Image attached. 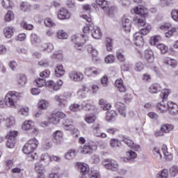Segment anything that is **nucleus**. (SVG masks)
Here are the masks:
<instances>
[{
    "instance_id": "obj_18",
    "label": "nucleus",
    "mask_w": 178,
    "mask_h": 178,
    "mask_svg": "<svg viewBox=\"0 0 178 178\" xmlns=\"http://www.w3.org/2000/svg\"><path fill=\"white\" fill-rule=\"evenodd\" d=\"M70 13L66 8H61L58 13V17L60 20H65V19H70Z\"/></svg>"
},
{
    "instance_id": "obj_31",
    "label": "nucleus",
    "mask_w": 178,
    "mask_h": 178,
    "mask_svg": "<svg viewBox=\"0 0 178 178\" xmlns=\"http://www.w3.org/2000/svg\"><path fill=\"white\" fill-rule=\"evenodd\" d=\"M65 69H63V65L58 64L56 66V69L55 70V76L56 77H62L65 74Z\"/></svg>"
},
{
    "instance_id": "obj_15",
    "label": "nucleus",
    "mask_w": 178,
    "mask_h": 178,
    "mask_svg": "<svg viewBox=\"0 0 178 178\" xmlns=\"http://www.w3.org/2000/svg\"><path fill=\"white\" fill-rule=\"evenodd\" d=\"M69 77L73 81H83L84 79V74L81 72L73 71L70 72Z\"/></svg>"
},
{
    "instance_id": "obj_52",
    "label": "nucleus",
    "mask_w": 178,
    "mask_h": 178,
    "mask_svg": "<svg viewBox=\"0 0 178 178\" xmlns=\"http://www.w3.org/2000/svg\"><path fill=\"white\" fill-rule=\"evenodd\" d=\"M44 23L46 27H55V26H56V24H55V22H54L52 19L49 17H47L44 19Z\"/></svg>"
},
{
    "instance_id": "obj_53",
    "label": "nucleus",
    "mask_w": 178,
    "mask_h": 178,
    "mask_svg": "<svg viewBox=\"0 0 178 178\" xmlns=\"http://www.w3.org/2000/svg\"><path fill=\"white\" fill-rule=\"evenodd\" d=\"M110 145L112 148H118L120 147L121 143L118 139L113 138L110 140Z\"/></svg>"
},
{
    "instance_id": "obj_46",
    "label": "nucleus",
    "mask_w": 178,
    "mask_h": 178,
    "mask_svg": "<svg viewBox=\"0 0 178 178\" xmlns=\"http://www.w3.org/2000/svg\"><path fill=\"white\" fill-rule=\"evenodd\" d=\"M87 50L88 54H90V55L95 58L97 55H98V51L95 49L94 47H92V45L88 44L87 47Z\"/></svg>"
},
{
    "instance_id": "obj_14",
    "label": "nucleus",
    "mask_w": 178,
    "mask_h": 178,
    "mask_svg": "<svg viewBox=\"0 0 178 178\" xmlns=\"http://www.w3.org/2000/svg\"><path fill=\"white\" fill-rule=\"evenodd\" d=\"M134 41L136 47H139V48L144 47V38L140 32H136L134 34Z\"/></svg>"
},
{
    "instance_id": "obj_60",
    "label": "nucleus",
    "mask_w": 178,
    "mask_h": 178,
    "mask_svg": "<svg viewBox=\"0 0 178 178\" xmlns=\"http://www.w3.org/2000/svg\"><path fill=\"white\" fill-rule=\"evenodd\" d=\"M152 156L154 159H161L162 158V154L159 152V149L154 147L152 150Z\"/></svg>"
},
{
    "instance_id": "obj_57",
    "label": "nucleus",
    "mask_w": 178,
    "mask_h": 178,
    "mask_svg": "<svg viewBox=\"0 0 178 178\" xmlns=\"http://www.w3.org/2000/svg\"><path fill=\"white\" fill-rule=\"evenodd\" d=\"M170 92H172V90L169 89H164L162 90L160 97L162 98V99H166V98H168V97H169L170 95Z\"/></svg>"
},
{
    "instance_id": "obj_13",
    "label": "nucleus",
    "mask_w": 178,
    "mask_h": 178,
    "mask_svg": "<svg viewBox=\"0 0 178 178\" xmlns=\"http://www.w3.org/2000/svg\"><path fill=\"white\" fill-rule=\"evenodd\" d=\"M101 70L95 67H89L85 69V74L88 77H95L100 74Z\"/></svg>"
},
{
    "instance_id": "obj_35",
    "label": "nucleus",
    "mask_w": 178,
    "mask_h": 178,
    "mask_svg": "<svg viewBox=\"0 0 178 178\" xmlns=\"http://www.w3.org/2000/svg\"><path fill=\"white\" fill-rule=\"evenodd\" d=\"M161 90H162L161 85L158 83H154L152 86H150L149 91V92H151V94H157V92H159Z\"/></svg>"
},
{
    "instance_id": "obj_2",
    "label": "nucleus",
    "mask_w": 178,
    "mask_h": 178,
    "mask_svg": "<svg viewBox=\"0 0 178 178\" xmlns=\"http://www.w3.org/2000/svg\"><path fill=\"white\" fill-rule=\"evenodd\" d=\"M83 31L84 34H90L95 40H101L102 38V32L101 29L97 26H94V24H87L83 27Z\"/></svg>"
},
{
    "instance_id": "obj_47",
    "label": "nucleus",
    "mask_w": 178,
    "mask_h": 178,
    "mask_svg": "<svg viewBox=\"0 0 178 178\" xmlns=\"http://www.w3.org/2000/svg\"><path fill=\"white\" fill-rule=\"evenodd\" d=\"M15 19V14L13 11L9 10L6 15L4 16V21L6 22H12Z\"/></svg>"
},
{
    "instance_id": "obj_28",
    "label": "nucleus",
    "mask_w": 178,
    "mask_h": 178,
    "mask_svg": "<svg viewBox=\"0 0 178 178\" xmlns=\"http://www.w3.org/2000/svg\"><path fill=\"white\" fill-rule=\"evenodd\" d=\"M115 87L120 92H126V86H124V83H123V80H122V79L115 81Z\"/></svg>"
},
{
    "instance_id": "obj_17",
    "label": "nucleus",
    "mask_w": 178,
    "mask_h": 178,
    "mask_svg": "<svg viewBox=\"0 0 178 178\" xmlns=\"http://www.w3.org/2000/svg\"><path fill=\"white\" fill-rule=\"evenodd\" d=\"M54 141L56 144H61L62 140H63V131H56L53 134Z\"/></svg>"
},
{
    "instance_id": "obj_24",
    "label": "nucleus",
    "mask_w": 178,
    "mask_h": 178,
    "mask_svg": "<svg viewBox=\"0 0 178 178\" xmlns=\"http://www.w3.org/2000/svg\"><path fill=\"white\" fill-rule=\"evenodd\" d=\"M115 108H117L118 112L121 116L126 118V106L122 102H117L115 104Z\"/></svg>"
},
{
    "instance_id": "obj_9",
    "label": "nucleus",
    "mask_w": 178,
    "mask_h": 178,
    "mask_svg": "<svg viewBox=\"0 0 178 178\" xmlns=\"http://www.w3.org/2000/svg\"><path fill=\"white\" fill-rule=\"evenodd\" d=\"M66 114L61 111H57L56 113L51 115V118H49V123L52 124H58L60 122V119H65Z\"/></svg>"
},
{
    "instance_id": "obj_54",
    "label": "nucleus",
    "mask_w": 178,
    "mask_h": 178,
    "mask_svg": "<svg viewBox=\"0 0 178 178\" xmlns=\"http://www.w3.org/2000/svg\"><path fill=\"white\" fill-rule=\"evenodd\" d=\"M115 55L113 54H109L104 58L105 63H115Z\"/></svg>"
},
{
    "instance_id": "obj_32",
    "label": "nucleus",
    "mask_w": 178,
    "mask_h": 178,
    "mask_svg": "<svg viewBox=\"0 0 178 178\" xmlns=\"http://www.w3.org/2000/svg\"><path fill=\"white\" fill-rule=\"evenodd\" d=\"M17 82L19 86H26V83H27V78L26 77V75L23 74L17 75Z\"/></svg>"
},
{
    "instance_id": "obj_22",
    "label": "nucleus",
    "mask_w": 178,
    "mask_h": 178,
    "mask_svg": "<svg viewBox=\"0 0 178 178\" xmlns=\"http://www.w3.org/2000/svg\"><path fill=\"white\" fill-rule=\"evenodd\" d=\"M3 31L6 38H12L13 34H15V28L13 26H6Z\"/></svg>"
},
{
    "instance_id": "obj_62",
    "label": "nucleus",
    "mask_w": 178,
    "mask_h": 178,
    "mask_svg": "<svg viewBox=\"0 0 178 178\" xmlns=\"http://www.w3.org/2000/svg\"><path fill=\"white\" fill-rule=\"evenodd\" d=\"M106 50L108 51V52H111V51H112V47H113L112 39L109 38H107L106 39Z\"/></svg>"
},
{
    "instance_id": "obj_16",
    "label": "nucleus",
    "mask_w": 178,
    "mask_h": 178,
    "mask_svg": "<svg viewBox=\"0 0 178 178\" xmlns=\"http://www.w3.org/2000/svg\"><path fill=\"white\" fill-rule=\"evenodd\" d=\"M122 141L124 144L128 145V147H129V148L134 149V151H141V147H140L139 145L134 144V142H133V140H131V139L125 138Z\"/></svg>"
},
{
    "instance_id": "obj_33",
    "label": "nucleus",
    "mask_w": 178,
    "mask_h": 178,
    "mask_svg": "<svg viewBox=\"0 0 178 178\" xmlns=\"http://www.w3.org/2000/svg\"><path fill=\"white\" fill-rule=\"evenodd\" d=\"M64 156L67 161H72V159H74L76 157V150L72 149H69Z\"/></svg>"
},
{
    "instance_id": "obj_27",
    "label": "nucleus",
    "mask_w": 178,
    "mask_h": 178,
    "mask_svg": "<svg viewBox=\"0 0 178 178\" xmlns=\"http://www.w3.org/2000/svg\"><path fill=\"white\" fill-rule=\"evenodd\" d=\"M115 87L120 92H126V86H124V83H123V80H122V79L115 81Z\"/></svg>"
},
{
    "instance_id": "obj_55",
    "label": "nucleus",
    "mask_w": 178,
    "mask_h": 178,
    "mask_svg": "<svg viewBox=\"0 0 178 178\" xmlns=\"http://www.w3.org/2000/svg\"><path fill=\"white\" fill-rule=\"evenodd\" d=\"M6 147L7 148H15V144H16V139H12L10 138H7Z\"/></svg>"
},
{
    "instance_id": "obj_59",
    "label": "nucleus",
    "mask_w": 178,
    "mask_h": 178,
    "mask_svg": "<svg viewBox=\"0 0 178 178\" xmlns=\"http://www.w3.org/2000/svg\"><path fill=\"white\" fill-rule=\"evenodd\" d=\"M70 109L72 112H79V111H81L83 108H81V106L77 104H72L70 106Z\"/></svg>"
},
{
    "instance_id": "obj_48",
    "label": "nucleus",
    "mask_w": 178,
    "mask_h": 178,
    "mask_svg": "<svg viewBox=\"0 0 178 178\" xmlns=\"http://www.w3.org/2000/svg\"><path fill=\"white\" fill-rule=\"evenodd\" d=\"M97 120V117L94 114H88L86 116L85 120L86 123L91 124L94 123Z\"/></svg>"
},
{
    "instance_id": "obj_19",
    "label": "nucleus",
    "mask_w": 178,
    "mask_h": 178,
    "mask_svg": "<svg viewBox=\"0 0 178 178\" xmlns=\"http://www.w3.org/2000/svg\"><path fill=\"white\" fill-rule=\"evenodd\" d=\"M134 12L136 15H139L141 17H145L147 15L148 10L144 6H137L134 8Z\"/></svg>"
},
{
    "instance_id": "obj_44",
    "label": "nucleus",
    "mask_w": 178,
    "mask_h": 178,
    "mask_svg": "<svg viewBox=\"0 0 178 178\" xmlns=\"http://www.w3.org/2000/svg\"><path fill=\"white\" fill-rule=\"evenodd\" d=\"M54 99H55V101L58 102L59 106L63 107V106H66V105H67V101H66V99H61L60 96L56 95L54 97Z\"/></svg>"
},
{
    "instance_id": "obj_6",
    "label": "nucleus",
    "mask_w": 178,
    "mask_h": 178,
    "mask_svg": "<svg viewBox=\"0 0 178 178\" xmlns=\"http://www.w3.org/2000/svg\"><path fill=\"white\" fill-rule=\"evenodd\" d=\"M102 164L105 168L108 170H112V172H118L119 169L118 161L113 159H106L102 161Z\"/></svg>"
},
{
    "instance_id": "obj_34",
    "label": "nucleus",
    "mask_w": 178,
    "mask_h": 178,
    "mask_svg": "<svg viewBox=\"0 0 178 178\" xmlns=\"http://www.w3.org/2000/svg\"><path fill=\"white\" fill-rule=\"evenodd\" d=\"M115 116H118L116 111L113 110L108 111L106 114V120L107 122H111V120H113V119H115Z\"/></svg>"
},
{
    "instance_id": "obj_36",
    "label": "nucleus",
    "mask_w": 178,
    "mask_h": 178,
    "mask_svg": "<svg viewBox=\"0 0 178 178\" xmlns=\"http://www.w3.org/2000/svg\"><path fill=\"white\" fill-rule=\"evenodd\" d=\"M99 105L102 106V108L104 111H109L111 108V104L108 103L106 101H105L104 99H101L99 101Z\"/></svg>"
},
{
    "instance_id": "obj_61",
    "label": "nucleus",
    "mask_w": 178,
    "mask_h": 178,
    "mask_svg": "<svg viewBox=\"0 0 178 178\" xmlns=\"http://www.w3.org/2000/svg\"><path fill=\"white\" fill-rule=\"evenodd\" d=\"M157 48L161 51V54H166L168 52V46L164 44H157Z\"/></svg>"
},
{
    "instance_id": "obj_30",
    "label": "nucleus",
    "mask_w": 178,
    "mask_h": 178,
    "mask_svg": "<svg viewBox=\"0 0 178 178\" xmlns=\"http://www.w3.org/2000/svg\"><path fill=\"white\" fill-rule=\"evenodd\" d=\"M104 13L106 15H108L110 17H113V15H115V13L116 12V7L115 6H106L104 9Z\"/></svg>"
},
{
    "instance_id": "obj_37",
    "label": "nucleus",
    "mask_w": 178,
    "mask_h": 178,
    "mask_svg": "<svg viewBox=\"0 0 178 178\" xmlns=\"http://www.w3.org/2000/svg\"><path fill=\"white\" fill-rule=\"evenodd\" d=\"M145 58L149 63H152L154 62V52L149 50L145 51Z\"/></svg>"
},
{
    "instance_id": "obj_40",
    "label": "nucleus",
    "mask_w": 178,
    "mask_h": 178,
    "mask_svg": "<svg viewBox=\"0 0 178 178\" xmlns=\"http://www.w3.org/2000/svg\"><path fill=\"white\" fill-rule=\"evenodd\" d=\"M164 63L165 65H169V66H171V67H172L173 69H175V67H176V66H177V61L173 58H167L165 60H164Z\"/></svg>"
},
{
    "instance_id": "obj_29",
    "label": "nucleus",
    "mask_w": 178,
    "mask_h": 178,
    "mask_svg": "<svg viewBox=\"0 0 178 178\" xmlns=\"http://www.w3.org/2000/svg\"><path fill=\"white\" fill-rule=\"evenodd\" d=\"M161 151L164 155L165 161H172V159H173V156H172L170 152H168V147L166 145H163L161 147Z\"/></svg>"
},
{
    "instance_id": "obj_58",
    "label": "nucleus",
    "mask_w": 178,
    "mask_h": 178,
    "mask_svg": "<svg viewBox=\"0 0 178 178\" xmlns=\"http://www.w3.org/2000/svg\"><path fill=\"white\" fill-rule=\"evenodd\" d=\"M161 38L160 35L152 36L150 38V44L151 45H156V42H159Z\"/></svg>"
},
{
    "instance_id": "obj_12",
    "label": "nucleus",
    "mask_w": 178,
    "mask_h": 178,
    "mask_svg": "<svg viewBox=\"0 0 178 178\" xmlns=\"http://www.w3.org/2000/svg\"><path fill=\"white\" fill-rule=\"evenodd\" d=\"M121 25L127 33H130V30H131V21L129 19V17L124 15L122 18Z\"/></svg>"
},
{
    "instance_id": "obj_1",
    "label": "nucleus",
    "mask_w": 178,
    "mask_h": 178,
    "mask_svg": "<svg viewBox=\"0 0 178 178\" xmlns=\"http://www.w3.org/2000/svg\"><path fill=\"white\" fill-rule=\"evenodd\" d=\"M19 98H20V93L16 91L8 92L4 97V102L8 108H16Z\"/></svg>"
},
{
    "instance_id": "obj_25",
    "label": "nucleus",
    "mask_w": 178,
    "mask_h": 178,
    "mask_svg": "<svg viewBox=\"0 0 178 178\" xmlns=\"http://www.w3.org/2000/svg\"><path fill=\"white\" fill-rule=\"evenodd\" d=\"M31 42L33 44V45H35V47H41L42 44H41V39L38 38L37 34L32 33L31 35Z\"/></svg>"
},
{
    "instance_id": "obj_7",
    "label": "nucleus",
    "mask_w": 178,
    "mask_h": 178,
    "mask_svg": "<svg viewBox=\"0 0 178 178\" xmlns=\"http://www.w3.org/2000/svg\"><path fill=\"white\" fill-rule=\"evenodd\" d=\"M22 129L24 131L32 130L33 134H35V136L40 133V129L35 127V124L31 120L25 121L22 125Z\"/></svg>"
},
{
    "instance_id": "obj_38",
    "label": "nucleus",
    "mask_w": 178,
    "mask_h": 178,
    "mask_svg": "<svg viewBox=\"0 0 178 178\" xmlns=\"http://www.w3.org/2000/svg\"><path fill=\"white\" fill-rule=\"evenodd\" d=\"M161 128L163 133H170L175 129V127L170 124H163L161 126Z\"/></svg>"
},
{
    "instance_id": "obj_49",
    "label": "nucleus",
    "mask_w": 178,
    "mask_h": 178,
    "mask_svg": "<svg viewBox=\"0 0 178 178\" xmlns=\"http://www.w3.org/2000/svg\"><path fill=\"white\" fill-rule=\"evenodd\" d=\"M95 3L100 6L104 10L108 6V1L106 0H95Z\"/></svg>"
},
{
    "instance_id": "obj_5",
    "label": "nucleus",
    "mask_w": 178,
    "mask_h": 178,
    "mask_svg": "<svg viewBox=\"0 0 178 178\" xmlns=\"http://www.w3.org/2000/svg\"><path fill=\"white\" fill-rule=\"evenodd\" d=\"M38 144H40V143L36 138L29 140L23 147L24 154H30L31 152H34V151L37 149Z\"/></svg>"
},
{
    "instance_id": "obj_39",
    "label": "nucleus",
    "mask_w": 178,
    "mask_h": 178,
    "mask_svg": "<svg viewBox=\"0 0 178 178\" xmlns=\"http://www.w3.org/2000/svg\"><path fill=\"white\" fill-rule=\"evenodd\" d=\"M156 107L161 113H166L168 112V104H165L163 102L158 103Z\"/></svg>"
},
{
    "instance_id": "obj_26",
    "label": "nucleus",
    "mask_w": 178,
    "mask_h": 178,
    "mask_svg": "<svg viewBox=\"0 0 178 178\" xmlns=\"http://www.w3.org/2000/svg\"><path fill=\"white\" fill-rule=\"evenodd\" d=\"M45 166L42 165L41 163H36L35 164V171L38 175H40V176H44V173H45Z\"/></svg>"
},
{
    "instance_id": "obj_20",
    "label": "nucleus",
    "mask_w": 178,
    "mask_h": 178,
    "mask_svg": "<svg viewBox=\"0 0 178 178\" xmlns=\"http://www.w3.org/2000/svg\"><path fill=\"white\" fill-rule=\"evenodd\" d=\"M16 120H15V117L10 115L4 119V126L7 129H10V127H13V125L15 124Z\"/></svg>"
},
{
    "instance_id": "obj_56",
    "label": "nucleus",
    "mask_w": 178,
    "mask_h": 178,
    "mask_svg": "<svg viewBox=\"0 0 178 178\" xmlns=\"http://www.w3.org/2000/svg\"><path fill=\"white\" fill-rule=\"evenodd\" d=\"M1 5L5 9H9L12 8L13 3L10 0H2Z\"/></svg>"
},
{
    "instance_id": "obj_23",
    "label": "nucleus",
    "mask_w": 178,
    "mask_h": 178,
    "mask_svg": "<svg viewBox=\"0 0 178 178\" xmlns=\"http://www.w3.org/2000/svg\"><path fill=\"white\" fill-rule=\"evenodd\" d=\"M76 166L82 175H87L90 172V167L86 163H77Z\"/></svg>"
},
{
    "instance_id": "obj_4",
    "label": "nucleus",
    "mask_w": 178,
    "mask_h": 178,
    "mask_svg": "<svg viewBox=\"0 0 178 178\" xmlns=\"http://www.w3.org/2000/svg\"><path fill=\"white\" fill-rule=\"evenodd\" d=\"M134 22L135 24H138L139 26L143 27L140 29V35H147L151 30H152V26L143 19L139 18L138 17H134Z\"/></svg>"
},
{
    "instance_id": "obj_11",
    "label": "nucleus",
    "mask_w": 178,
    "mask_h": 178,
    "mask_svg": "<svg viewBox=\"0 0 178 178\" xmlns=\"http://www.w3.org/2000/svg\"><path fill=\"white\" fill-rule=\"evenodd\" d=\"M46 87H49L54 91H59V89L61 88L62 86H63V81L62 80H59L57 82H54V81H48L46 82Z\"/></svg>"
},
{
    "instance_id": "obj_63",
    "label": "nucleus",
    "mask_w": 178,
    "mask_h": 178,
    "mask_svg": "<svg viewBox=\"0 0 178 178\" xmlns=\"http://www.w3.org/2000/svg\"><path fill=\"white\" fill-rule=\"evenodd\" d=\"M21 26L24 29V30H33L34 26L33 24H27L26 22L23 21L21 22Z\"/></svg>"
},
{
    "instance_id": "obj_21",
    "label": "nucleus",
    "mask_w": 178,
    "mask_h": 178,
    "mask_svg": "<svg viewBox=\"0 0 178 178\" xmlns=\"http://www.w3.org/2000/svg\"><path fill=\"white\" fill-rule=\"evenodd\" d=\"M168 110H170L171 115H177L178 106L173 102H168L167 103Z\"/></svg>"
},
{
    "instance_id": "obj_8",
    "label": "nucleus",
    "mask_w": 178,
    "mask_h": 178,
    "mask_svg": "<svg viewBox=\"0 0 178 178\" xmlns=\"http://www.w3.org/2000/svg\"><path fill=\"white\" fill-rule=\"evenodd\" d=\"M94 151H97V143L95 142H89L80 149V152L84 154H92Z\"/></svg>"
},
{
    "instance_id": "obj_42",
    "label": "nucleus",
    "mask_w": 178,
    "mask_h": 178,
    "mask_svg": "<svg viewBox=\"0 0 178 178\" xmlns=\"http://www.w3.org/2000/svg\"><path fill=\"white\" fill-rule=\"evenodd\" d=\"M56 37L58 40H67V33L63 30H58L56 32Z\"/></svg>"
},
{
    "instance_id": "obj_41",
    "label": "nucleus",
    "mask_w": 178,
    "mask_h": 178,
    "mask_svg": "<svg viewBox=\"0 0 178 178\" xmlns=\"http://www.w3.org/2000/svg\"><path fill=\"white\" fill-rule=\"evenodd\" d=\"M41 47L43 51H47V52H52L54 51V44L51 43H43Z\"/></svg>"
},
{
    "instance_id": "obj_64",
    "label": "nucleus",
    "mask_w": 178,
    "mask_h": 178,
    "mask_svg": "<svg viewBox=\"0 0 178 178\" xmlns=\"http://www.w3.org/2000/svg\"><path fill=\"white\" fill-rule=\"evenodd\" d=\"M89 178H101V175H99V172L93 170L89 174Z\"/></svg>"
},
{
    "instance_id": "obj_50",
    "label": "nucleus",
    "mask_w": 178,
    "mask_h": 178,
    "mask_svg": "<svg viewBox=\"0 0 178 178\" xmlns=\"http://www.w3.org/2000/svg\"><path fill=\"white\" fill-rule=\"evenodd\" d=\"M168 176H169V172H168V170L163 169L156 175V178H168Z\"/></svg>"
},
{
    "instance_id": "obj_45",
    "label": "nucleus",
    "mask_w": 178,
    "mask_h": 178,
    "mask_svg": "<svg viewBox=\"0 0 178 178\" xmlns=\"http://www.w3.org/2000/svg\"><path fill=\"white\" fill-rule=\"evenodd\" d=\"M38 105L40 109H47L49 106V102L45 99H42L39 101Z\"/></svg>"
},
{
    "instance_id": "obj_3",
    "label": "nucleus",
    "mask_w": 178,
    "mask_h": 178,
    "mask_svg": "<svg viewBox=\"0 0 178 178\" xmlns=\"http://www.w3.org/2000/svg\"><path fill=\"white\" fill-rule=\"evenodd\" d=\"M72 41L74 43V48L78 51L83 49L84 43L88 41V35L76 34L72 36Z\"/></svg>"
},
{
    "instance_id": "obj_10",
    "label": "nucleus",
    "mask_w": 178,
    "mask_h": 178,
    "mask_svg": "<svg viewBox=\"0 0 178 178\" xmlns=\"http://www.w3.org/2000/svg\"><path fill=\"white\" fill-rule=\"evenodd\" d=\"M63 128L64 130L70 131L72 134L77 133V129L74 128V126L73 125V121L71 119H66L63 122Z\"/></svg>"
},
{
    "instance_id": "obj_51",
    "label": "nucleus",
    "mask_w": 178,
    "mask_h": 178,
    "mask_svg": "<svg viewBox=\"0 0 178 178\" xmlns=\"http://www.w3.org/2000/svg\"><path fill=\"white\" fill-rule=\"evenodd\" d=\"M127 161H133V159H136L137 158V153L135 152L130 150L127 152Z\"/></svg>"
},
{
    "instance_id": "obj_43",
    "label": "nucleus",
    "mask_w": 178,
    "mask_h": 178,
    "mask_svg": "<svg viewBox=\"0 0 178 178\" xmlns=\"http://www.w3.org/2000/svg\"><path fill=\"white\" fill-rule=\"evenodd\" d=\"M40 159L42 162H44V163H49L50 162H52V157H51V156L47 153L42 154L40 156Z\"/></svg>"
}]
</instances>
